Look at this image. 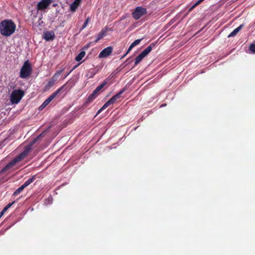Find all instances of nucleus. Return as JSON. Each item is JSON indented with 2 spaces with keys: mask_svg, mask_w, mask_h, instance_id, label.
Returning a JSON list of instances; mask_svg holds the SVG:
<instances>
[{
  "mask_svg": "<svg viewBox=\"0 0 255 255\" xmlns=\"http://www.w3.org/2000/svg\"><path fill=\"white\" fill-rule=\"evenodd\" d=\"M70 87L68 86V82L64 84L60 88L58 89L53 93H52L46 100H45L49 104L58 95L60 92H63L64 90H68L70 89Z\"/></svg>",
  "mask_w": 255,
  "mask_h": 255,
  "instance_id": "obj_7",
  "label": "nucleus"
},
{
  "mask_svg": "<svg viewBox=\"0 0 255 255\" xmlns=\"http://www.w3.org/2000/svg\"><path fill=\"white\" fill-rule=\"evenodd\" d=\"M44 107H43V106H42V105H41V106L40 107V108H41V109H43Z\"/></svg>",
  "mask_w": 255,
  "mask_h": 255,
  "instance_id": "obj_35",
  "label": "nucleus"
},
{
  "mask_svg": "<svg viewBox=\"0 0 255 255\" xmlns=\"http://www.w3.org/2000/svg\"><path fill=\"white\" fill-rule=\"evenodd\" d=\"M58 78L56 77L54 75L52 76V77L50 79L49 82L47 83V84L45 86V89L48 90L50 87L53 86L55 83V82L57 80Z\"/></svg>",
  "mask_w": 255,
  "mask_h": 255,
  "instance_id": "obj_14",
  "label": "nucleus"
},
{
  "mask_svg": "<svg viewBox=\"0 0 255 255\" xmlns=\"http://www.w3.org/2000/svg\"><path fill=\"white\" fill-rule=\"evenodd\" d=\"M89 73H90L91 75L89 76L90 78H93L94 75L96 74V72L95 71L94 69H90Z\"/></svg>",
  "mask_w": 255,
  "mask_h": 255,
  "instance_id": "obj_24",
  "label": "nucleus"
},
{
  "mask_svg": "<svg viewBox=\"0 0 255 255\" xmlns=\"http://www.w3.org/2000/svg\"><path fill=\"white\" fill-rule=\"evenodd\" d=\"M64 68H62L60 70L57 71L55 74L54 75L57 77V78L59 77V76L60 75V74L63 72L64 70Z\"/></svg>",
  "mask_w": 255,
  "mask_h": 255,
  "instance_id": "obj_25",
  "label": "nucleus"
},
{
  "mask_svg": "<svg viewBox=\"0 0 255 255\" xmlns=\"http://www.w3.org/2000/svg\"><path fill=\"white\" fill-rule=\"evenodd\" d=\"M147 48H151V45H149V46H148Z\"/></svg>",
  "mask_w": 255,
  "mask_h": 255,
  "instance_id": "obj_37",
  "label": "nucleus"
},
{
  "mask_svg": "<svg viewBox=\"0 0 255 255\" xmlns=\"http://www.w3.org/2000/svg\"><path fill=\"white\" fill-rule=\"evenodd\" d=\"M52 0H41L38 2L36 9L37 11L45 12V9L52 3Z\"/></svg>",
  "mask_w": 255,
  "mask_h": 255,
  "instance_id": "obj_9",
  "label": "nucleus"
},
{
  "mask_svg": "<svg viewBox=\"0 0 255 255\" xmlns=\"http://www.w3.org/2000/svg\"><path fill=\"white\" fill-rule=\"evenodd\" d=\"M63 6H57L56 9V14L57 15L59 14H62L63 12Z\"/></svg>",
  "mask_w": 255,
  "mask_h": 255,
  "instance_id": "obj_22",
  "label": "nucleus"
},
{
  "mask_svg": "<svg viewBox=\"0 0 255 255\" xmlns=\"http://www.w3.org/2000/svg\"><path fill=\"white\" fill-rule=\"evenodd\" d=\"M55 37L54 32L52 31H47L43 33V37L47 41H50L54 39Z\"/></svg>",
  "mask_w": 255,
  "mask_h": 255,
  "instance_id": "obj_12",
  "label": "nucleus"
},
{
  "mask_svg": "<svg viewBox=\"0 0 255 255\" xmlns=\"http://www.w3.org/2000/svg\"><path fill=\"white\" fill-rule=\"evenodd\" d=\"M131 50V49H128V50L127 53H128Z\"/></svg>",
  "mask_w": 255,
  "mask_h": 255,
  "instance_id": "obj_32",
  "label": "nucleus"
},
{
  "mask_svg": "<svg viewBox=\"0 0 255 255\" xmlns=\"http://www.w3.org/2000/svg\"><path fill=\"white\" fill-rule=\"evenodd\" d=\"M42 106H43V107H44V108H45L46 106V105H45L43 103H42Z\"/></svg>",
  "mask_w": 255,
  "mask_h": 255,
  "instance_id": "obj_33",
  "label": "nucleus"
},
{
  "mask_svg": "<svg viewBox=\"0 0 255 255\" xmlns=\"http://www.w3.org/2000/svg\"><path fill=\"white\" fill-rule=\"evenodd\" d=\"M51 128L49 126L47 129H46L42 132L41 134H40L38 136L34 138V139L31 142L30 144L26 145L24 148L23 151L21 152L18 156L15 157L13 160H12L10 162H9L8 164H7L0 171V173H3L9 169L12 168L14 165H15L17 163L20 162L23 159H24L26 156L28 155V153L30 152L32 149V145L36 142L40 137H43L45 135L46 132L47 130Z\"/></svg>",
  "mask_w": 255,
  "mask_h": 255,
  "instance_id": "obj_1",
  "label": "nucleus"
},
{
  "mask_svg": "<svg viewBox=\"0 0 255 255\" xmlns=\"http://www.w3.org/2000/svg\"><path fill=\"white\" fill-rule=\"evenodd\" d=\"M52 6H53V7H57V6H58V4H57V3H53V4H52Z\"/></svg>",
  "mask_w": 255,
  "mask_h": 255,
  "instance_id": "obj_31",
  "label": "nucleus"
},
{
  "mask_svg": "<svg viewBox=\"0 0 255 255\" xmlns=\"http://www.w3.org/2000/svg\"><path fill=\"white\" fill-rule=\"evenodd\" d=\"M125 88L122 89L115 96L112 97L109 100H108L103 107L98 111L97 114H99L102 111L104 110L111 105L113 104L116 101L121 98V95L125 91Z\"/></svg>",
  "mask_w": 255,
  "mask_h": 255,
  "instance_id": "obj_5",
  "label": "nucleus"
},
{
  "mask_svg": "<svg viewBox=\"0 0 255 255\" xmlns=\"http://www.w3.org/2000/svg\"><path fill=\"white\" fill-rule=\"evenodd\" d=\"M142 40V39H139L134 40L129 46L128 48H133L134 47L137 45Z\"/></svg>",
  "mask_w": 255,
  "mask_h": 255,
  "instance_id": "obj_21",
  "label": "nucleus"
},
{
  "mask_svg": "<svg viewBox=\"0 0 255 255\" xmlns=\"http://www.w3.org/2000/svg\"><path fill=\"white\" fill-rule=\"evenodd\" d=\"M24 95V92L21 90H13L10 96V102L12 104H17L21 100Z\"/></svg>",
  "mask_w": 255,
  "mask_h": 255,
  "instance_id": "obj_6",
  "label": "nucleus"
},
{
  "mask_svg": "<svg viewBox=\"0 0 255 255\" xmlns=\"http://www.w3.org/2000/svg\"><path fill=\"white\" fill-rule=\"evenodd\" d=\"M166 106V104H162V105L161 106V107H163V106Z\"/></svg>",
  "mask_w": 255,
  "mask_h": 255,
  "instance_id": "obj_36",
  "label": "nucleus"
},
{
  "mask_svg": "<svg viewBox=\"0 0 255 255\" xmlns=\"http://www.w3.org/2000/svg\"><path fill=\"white\" fill-rule=\"evenodd\" d=\"M152 49H144V50L135 58L134 66L138 65L142 59L151 51Z\"/></svg>",
  "mask_w": 255,
  "mask_h": 255,
  "instance_id": "obj_11",
  "label": "nucleus"
},
{
  "mask_svg": "<svg viewBox=\"0 0 255 255\" xmlns=\"http://www.w3.org/2000/svg\"><path fill=\"white\" fill-rule=\"evenodd\" d=\"M146 13V9L141 6H137L132 13V17L136 20L140 18Z\"/></svg>",
  "mask_w": 255,
  "mask_h": 255,
  "instance_id": "obj_10",
  "label": "nucleus"
},
{
  "mask_svg": "<svg viewBox=\"0 0 255 255\" xmlns=\"http://www.w3.org/2000/svg\"><path fill=\"white\" fill-rule=\"evenodd\" d=\"M15 29L16 24L11 19H5L0 23V33L3 36H10Z\"/></svg>",
  "mask_w": 255,
  "mask_h": 255,
  "instance_id": "obj_2",
  "label": "nucleus"
},
{
  "mask_svg": "<svg viewBox=\"0 0 255 255\" xmlns=\"http://www.w3.org/2000/svg\"><path fill=\"white\" fill-rule=\"evenodd\" d=\"M81 0H75L70 5V10L72 12H74L76 11V9L79 6L80 3H81Z\"/></svg>",
  "mask_w": 255,
  "mask_h": 255,
  "instance_id": "obj_15",
  "label": "nucleus"
},
{
  "mask_svg": "<svg viewBox=\"0 0 255 255\" xmlns=\"http://www.w3.org/2000/svg\"><path fill=\"white\" fill-rule=\"evenodd\" d=\"M107 84V81L105 80L101 85L98 86L93 92L90 94L88 98V102H92L100 93V91L104 88V87Z\"/></svg>",
  "mask_w": 255,
  "mask_h": 255,
  "instance_id": "obj_8",
  "label": "nucleus"
},
{
  "mask_svg": "<svg viewBox=\"0 0 255 255\" xmlns=\"http://www.w3.org/2000/svg\"><path fill=\"white\" fill-rule=\"evenodd\" d=\"M249 48H255V41H254L253 43L251 44L249 46Z\"/></svg>",
  "mask_w": 255,
  "mask_h": 255,
  "instance_id": "obj_29",
  "label": "nucleus"
},
{
  "mask_svg": "<svg viewBox=\"0 0 255 255\" xmlns=\"http://www.w3.org/2000/svg\"><path fill=\"white\" fill-rule=\"evenodd\" d=\"M36 177V175H33L31 178L26 180L22 185L26 188L35 180Z\"/></svg>",
  "mask_w": 255,
  "mask_h": 255,
  "instance_id": "obj_18",
  "label": "nucleus"
},
{
  "mask_svg": "<svg viewBox=\"0 0 255 255\" xmlns=\"http://www.w3.org/2000/svg\"><path fill=\"white\" fill-rule=\"evenodd\" d=\"M108 31V28L105 27L98 34L97 39L95 40V42L98 41L100 39H102L104 36L106 35V33Z\"/></svg>",
  "mask_w": 255,
  "mask_h": 255,
  "instance_id": "obj_17",
  "label": "nucleus"
},
{
  "mask_svg": "<svg viewBox=\"0 0 255 255\" xmlns=\"http://www.w3.org/2000/svg\"><path fill=\"white\" fill-rule=\"evenodd\" d=\"M68 75H67V73H66V75L65 76V77H64V78H66V77H67Z\"/></svg>",
  "mask_w": 255,
  "mask_h": 255,
  "instance_id": "obj_34",
  "label": "nucleus"
},
{
  "mask_svg": "<svg viewBox=\"0 0 255 255\" xmlns=\"http://www.w3.org/2000/svg\"><path fill=\"white\" fill-rule=\"evenodd\" d=\"M88 46H85L84 48H87Z\"/></svg>",
  "mask_w": 255,
  "mask_h": 255,
  "instance_id": "obj_39",
  "label": "nucleus"
},
{
  "mask_svg": "<svg viewBox=\"0 0 255 255\" xmlns=\"http://www.w3.org/2000/svg\"><path fill=\"white\" fill-rule=\"evenodd\" d=\"M43 103L46 106L49 104V103L46 100H45Z\"/></svg>",
  "mask_w": 255,
  "mask_h": 255,
  "instance_id": "obj_30",
  "label": "nucleus"
},
{
  "mask_svg": "<svg viewBox=\"0 0 255 255\" xmlns=\"http://www.w3.org/2000/svg\"><path fill=\"white\" fill-rule=\"evenodd\" d=\"M86 53L84 51H81L78 55L75 57V59L77 62H80L83 58L85 56Z\"/></svg>",
  "mask_w": 255,
  "mask_h": 255,
  "instance_id": "obj_19",
  "label": "nucleus"
},
{
  "mask_svg": "<svg viewBox=\"0 0 255 255\" xmlns=\"http://www.w3.org/2000/svg\"><path fill=\"white\" fill-rule=\"evenodd\" d=\"M113 49H104L99 54V57L106 58L112 53Z\"/></svg>",
  "mask_w": 255,
  "mask_h": 255,
  "instance_id": "obj_13",
  "label": "nucleus"
},
{
  "mask_svg": "<svg viewBox=\"0 0 255 255\" xmlns=\"http://www.w3.org/2000/svg\"><path fill=\"white\" fill-rule=\"evenodd\" d=\"M24 188L25 187L22 185L15 191V192L13 193V196H15L17 195L20 193H21Z\"/></svg>",
  "mask_w": 255,
  "mask_h": 255,
  "instance_id": "obj_20",
  "label": "nucleus"
},
{
  "mask_svg": "<svg viewBox=\"0 0 255 255\" xmlns=\"http://www.w3.org/2000/svg\"><path fill=\"white\" fill-rule=\"evenodd\" d=\"M15 201H13L11 203L8 204L1 211L3 213H4L14 203Z\"/></svg>",
  "mask_w": 255,
  "mask_h": 255,
  "instance_id": "obj_23",
  "label": "nucleus"
},
{
  "mask_svg": "<svg viewBox=\"0 0 255 255\" xmlns=\"http://www.w3.org/2000/svg\"><path fill=\"white\" fill-rule=\"evenodd\" d=\"M81 63V62H80L79 63H78V64H77L76 65H75L68 73H67V75H69L74 69H75L79 65H80V64Z\"/></svg>",
  "mask_w": 255,
  "mask_h": 255,
  "instance_id": "obj_28",
  "label": "nucleus"
},
{
  "mask_svg": "<svg viewBox=\"0 0 255 255\" xmlns=\"http://www.w3.org/2000/svg\"><path fill=\"white\" fill-rule=\"evenodd\" d=\"M125 88L122 89L115 96L112 97L109 100H108L103 107L98 111L97 114H99L102 111L104 110L111 105L113 104L116 101L121 98V95L125 91Z\"/></svg>",
  "mask_w": 255,
  "mask_h": 255,
  "instance_id": "obj_4",
  "label": "nucleus"
},
{
  "mask_svg": "<svg viewBox=\"0 0 255 255\" xmlns=\"http://www.w3.org/2000/svg\"><path fill=\"white\" fill-rule=\"evenodd\" d=\"M246 52L249 54H255V49H248Z\"/></svg>",
  "mask_w": 255,
  "mask_h": 255,
  "instance_id": "obj_26",
  "label": "nucleus"
},
{
  "mask_svg": "<svg viewBox=\"0 0 255 255\" xmlns=\"http://www.w3.org/2000/svg\"><path fill=\"white\" fill-rule=\"evenodd\" d=\"M32 72V66L28 61L24 62L20 71L19 77L22 79H26L29 77Z\"/></svg>",
  "mask_w": 255,
  "mask_h": 255,
  "instance_id": "obj_3",
  "label": "nucleus"
},
{
  "mask_svg": "<svg viewBox=\"0 0 255 255\" xmlns=\"http://www.w3.org/2000/svg\"><path fill=\"white\" fill-rule=\"evenodd\" d=\"M243 27L244 24H241L239 26H238L237 28L235 29L232 32H231L228 37H231L236 36Z\"/></svg>",
  "mask_w": 255,
  "mask_h": 255,
  "instance_id": "obj_16",
  "label": "nucleus"
},
{
  "mask_svg": "<svg viewBox=\"0 0 255 255\" xmlns=\"http://www.w3.org/2000/svg\"><path fill=\"white\" fill-rule=\"evenodd\" d=\"M89 18H88L84 22V23H83V25H82V27L81 28V29H83L84 28H85L87 26V25L88 24V22H89Z\"/></svg>",
  "mask_w": 255,
  "mask_h": 255,
  "instance_id": "obj_27",
  "label": "nucleus"
},
{
  "mask_svg": "<svg viewBox=\"0 0 255 255\" xmlns=\"http://www.w3.org/2000/svg\"><path fill=\"white\" fill-rule=\"evenodd\" d=\"M107 48H112V47L111 46H108Z\"/></svg>",
  "mask_w": 255,
  "mask_h": 255,
  "instance_id": "obj_38",
  "label": "nucleus"
}]
</instances>
